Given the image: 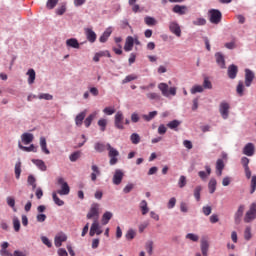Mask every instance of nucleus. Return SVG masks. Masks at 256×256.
<instances>
[{
	"label": "nucleus",
	"instance_id": "864d4df0",
	"mask_svg": "<svg viewBox=\"0 0 256 256\" xmlns=\"http://www.w3.org/2000/svg\"><path fill=\"white\" fill-rule=\"evenodd\" d=\"M192 23H193V25L201 27L203 25H207V20L205 18H197Z\"/></svg>",
	"mask_w": 256,
	"mask_h": 256
},
{
	"label": "nucleus",
	"instance_id": "a878e982",
	"mask_svg": "<svg viewBox=\"0 0 256 256\" xmlns=\"http://www.w3.org/2000/svg\"><path fill=\"white\" fill-rule=\"evenodd\" d=\"M112 33L113 30H111V28H107L99 38L100 43H107V40L111 37Z\"/></svg>",
	"mask_w": 256,
	"mask_h": 256
},
{
	"label": "nucleus",
	"instance_id": "69168bd1",
	"mask_svg": "<svg viewBox=\"0 0 256 256\" xmlns=\"http://www.w3.org/2000/svg\"><path fill=\"white\" fill-rule=\"evenodd\" d=\"M212 211H213V208H211V206L202 207V213L206 215V217H209Z\"/></svg>",
	"mask_w": 256,
	"mask_h": 256
},
{
	"label": "nucleus",
	"instance_id": "412c9836",
	"mask_svg": "<svg viewBox=\"0 0 256 256\" xmlns=\"http://www.w3.org/2000/svg\"><path fill=\"white\" fill-rule=\"evenodd\" d=\"M133 45H135V39L132 36H128L126 38V42L124 45V51L126 52L133 51Z\"/></svg>",
	"mask_w": 256,
	"mask_h": 256
},
{
	"label": "nucleus",
	"instance_id": "8fccbe9b",
	"mask_svg": "<svg viewBox=\"0 0 256 256\" xmlns=\"http://www.w3.org/2000/svg\"><path fill=\"white\" fill-rule=\"evenodd\" d=\"M137 80V75L135 74H130L128 76H126L123 80H122V84L125 85V83H131V81H135Z\"/></svg>",
	"mask_w": 256,
	"mask_h": 256
},
{
	"label": "nucleus",
	"instance_id": "0e129e2a",
	"mask_svg": "<svg viewBox=\"0 0 256 256\" xmlns=\"http://www.w3.org/2000/svg\"><path fill=\"white\" fill-rule=\"evenodd\" d=\"M146 251L149 255H153V241H148L146 243Z\"/></svg>",
	"mask_w": 256,
	"mask_h": 256
},
{
	"label": "nucleus",
	"instance_id": "e433bc0d",
	"mask_svg": "<svg viewBox=\"0 0 256 256\" xmlns=\"http://www.w3.org/2000/svg\"><path fill=\"white\" fill-rule=\"evenodd\" d=\"M179 125H181V121L179 120H172L167 124V128L168 129H172L174 131H177V127H179Z\"/></svg>",
	"mask_w": 256,
	"mask_h": 256
},
{
	"label": "nucleus",
	"instance_id": "423d86ee",
	"mask_svg": "<svg viewBox=\"0 0 256 256\" xmlns=\"http://www.w3.org/2000/svg\"><path fill=\"white\" fill-rule=\"evenodd\" d=\"M58 185L61 186V189L57 191L58 195H69L71 193V188L69 184L63 178H58Z\"/></svg>",
	"mask_w": 256,
	"mask_h": 256
},
{
	"label": "nucleus",
	"instance_id": "4be33fe9",
	"mask_svg": "<svg viewBox=\"0 0 256 256\" xmlns=\"http://www.w3.org/2000/svg\"><path fill=\"white\" fill-rule=\"evenodd\" d=\"M66 46L71 49H80L81 45L79 44V40L77 38H70L66 40Z\"/></svg>",
	"mask_w": 256,
	"mask_h": 256
},
{
	"label": "nucleus",
	"instance_id": "c9c22d12",
	"mask_svg": "<svg viewBox=\"0 0 256 256\" xmlns=\"http://www.w3.org/2000/svg\"><path fill=\"white\" fill-rule=\"evenodd\" d=\"M27 183H28V185H31L33 191H35V189H37V179H35V176L29 175L28 179H27Z\"/></svg>",
	"mask_w": 256,
	"mask_h": 256
},
{
	"label": "nucleus",
	"instance_id": "338daca9",
	"mask_svg": "<svg viewBox=\"0 0 256 256\" xmlns=\"http://www.w3.org/2000/svg\"><path fill=\"white\" fill-rule=\"evenodd\" d=\"M225 169V162H223V159H218L216 161V170H223Z\"/></svg>",
	"mask_w": 256,
	"mask_h": 256
},
{
	"label": "nucleus",
	"instance_id": "2f4dec72",
	"mask_svg": "<svg viewBox=\"0 0 256 256\" xmlns=\"http://www.w3.org/2000/svg\"><path fill=\"white\" fill-rule=\"evenodd\" d=\"M140 209H141L142 215H147V213H149V206L147 204V200H142L140 202Z\"/></svg>",
	"mask_w": 256,
	"mask_h": 256
},
{
	"label": "nucleus",
	"instance_id": "c03bdc74",
	"mask_svg": "<svg viewBox=\"0 0 256 256\" xmlns=\"http://www.w3.org/2000/svg\"><path fill=\"white\" fill-rule=\"evenodd\" d=\"M13 228L16 233H19V231L21 230V221H19V218L17 217L13 218Z\"/></svg>",
	"mask_w": 256,
	"mask_h": 256
},
{
	"label": "nucleus",
	"instance_id": "72a5a7b5",
	"mask_svg": "<svg viewBox=\"0 0 256 256\" xmlns=\"http://www.w3.org/2000/svg\"><path fill=\"white\" fill-rule=\"evenodd\" d=\"M155 117H157V111H152L149 112V114H143L142 115V119L149 122V121H153V119H155Z\"/></svg>",
	"mask_w": 256,
	"mask_h": 256
},
{
	"label": "nucleus",
	"instance_id": "f8f14e48",
	"mask_svg": "<svg viewBox=\"0 0 256 256\" xmlns=\"http://www.w3.org/2000/svg\"><path fill=\"white\" fill-rule=\"evenodd\" d=\"M65 241H67V234H65L64 232L56 234L54 238L55 247H61V245H63Z\"/></svg>",
	"mask_w": 256,
	"mask_h": 256
},
{
	"label": "nucleus",
	"instance_id": "4468645a",
	"mask_svg": "<svg viewBox=\"0 0 256 256\" xmlns=\"http://www.w3.org/2000/svg\"><path fill=\"white\" fill-rule=\"evenodd\" d=\"M84 31L86 39L87 41H89V43H95V41H97V34L95 33V31H93V29L86 28L84 29Z\"/></svg>",
	"mask_w": 256,
	"mask_h": 256
},
{
	"label": "nucleus",
	"instance_id": "b1692460",
	"mask_svg": "<svg viewBox=\"0 0 256 256\" xmlns=\"http://www.w3.org/2000/svg\"><path fill=\"white\" fill-rule=\"evenodd\" d=\"M86 116L87 111L84 110L75 117V124L77 125V127H81L83 125V121H85Z\"/></svg>",
	"mask_w": 256,
	"mask_h": 256
},
{
	"label": "nucleus",
	"instance_id": "20e7f679",
	"mask_svg": "<svg viewBox=\"0 0 256 256\" xmlns=\"http://www.w3.org/2000/svg\"><path fill=\"white\" fill-rule=\"evenodd\" d=\"M86 219H93V221H99V204L93 203L89 212L86 215Z\"/></svg>",
	"mask_w": 256,
	"mask_h": 256
},
{
	"label": "nucleus",
	"instance_id": "a18cd8bd",
	"mask_svg": "<svg viewBox=\"0 0 256 256\" xmlns=\"http://www.w3.org/2000/svg\"><path fill=\"white\" fill-rule=\"evenodd\" d=\"M94 149L97 153H103V151H105V144L101 142H96L94 144Z\"/></svg>",
	"mask_w": 256,
	"mask_h": 256
},
{
	"label": "nucleus",
	"instance_id": "4d7b16f0",
	"mask_svg": "<svg viewBox=\"0 0 256 256\" xmlns=\"http://www.w3.org/2000/svg\"><path fill=\"white\" fill-rule=\"evenodd\" d=\"M57 3H59V0H48L46 7L47 9H55V7H57Z\"/></svg>",
	"mask_w": 256,
	"mask_h": 256
},
{
	"label": "nucleus",
	"instance_id": "c756f323",
	"mask_svg": "<svg viewBox=\"0 0 256 256\" xmlns=\"http://www.w3.org/2000/svg\"><path fill=\"white\" fill-rule=\"evenodd\" d=\"M208 189H209V193H211V195H213V193H215V191H217V180L215 178H211L209 183H208Z\"/></svg>",
	"mask_w": 256,
	"mask_h": 256
},
{
	"label": "nucleus",
	"instance_id": "ddd939ff",
	"mask_svg": "<svg viewBox=\"0 0 256 256\" xmlns=\"http://www.w3.org/2000/svg\"><path fill=\"white\" fill-rule=\"evenodd\" d=\"M169 31L176 35V37H181V26L176 21H172L169 23Z\"/></svg>",
	"mask_w": 256,
	"mask_h": 256
},
{
	"label": "nucleus",
	"instance_id": "ea45409f",
	"mask_svg": "<svg viewBox=\"0 0 256 256\" xmlns=\"http://www.w3.org/2000/svg\"><path fill=\"white\" fill-rule=\"evenodd\" d=\"M147 99H150V101H160L161 100V95L155 93V92H150L146 94Z\"/></svg>",
	"mask_w": 256,
	"mask_h": 256
},
{
	"label": "nucleus",
	"instance_id": "4c0bfd02",
	"mask_svg": "<svg viewBox=\"0 0 256 256\" xmlns=\"http://www.w3.org/2000/svg\"><path fill=\"white\" fill-rule=\"evenodd\" d=\"M144 22L146 23V25H148V27H153L154 25H157V20L151 16H146L144 18Z\"/></svg>",
	"mask_w": 256,
	"mask_h": 256
},
{
	"label": "nucleus",
	"instance_id": "f3484780",
	"mask_svg": "<svg viewBox=\"0 0 256 256\" xmlns=\"http://www.w3.org/2000/svg\"><path fill=\"white\" fill-rule=\"evenodd\" d=\"M253 79H255V73L250 69L245 70V85L249 87L251 83H253Z\"/></svg>",
	"mask_w": 256,
	"mask_h": 256
},
{
	"label": "nucleus",
	"instance_id": "e2e57ef3",
	"mask_svg": "<svg viewBox=\"0 0 256 256\" xmlns=\"http://www.w3.org/2000/svg\"><path fill=\"white\" fill-rule=\"evenodd\" d=\"M252 235H251V227H246L245 231H244V239L246 241H250Z\"/></svg>",
	"mask_w": 256,
	"mask_h": 256
},
{
	"label": "nucleus",
	"instance_id": "bb28decb",
	"mask_svg": "<svg viewBox=\"0 0 256 256\" xmlns=\"http://www.w3.org/2000/svg\"><path fill=\"white\" fill-rule=\"evenodd\" d=\"M19 149L25 151L26 153H37V146L31 144L29 147L23 146L21 143L18 144Z\"/></svg>",
	"mask_w": 256,
	"mask_h": 256
},
{
	"label": "nucleus",
	"instance_id": "13d9d810",
	"mask_svg": "<svg viewBox=\"0 0 256 256\" xmlns=\"http://www.w3.org/2000/svg\"><path fill=\"white\" fill-rule=\"evenodd\" d=\"M250 187H251L250 193H251V195H253V193H255V190H256V176L255 175L252 176V178H251Z\"/></svg>",
	"mask_w": 256,
	"mask_h": 256
},
{
	"label": "nucleus",
	"instance_id": "9d476101",
	"mask_svg": "<svg viewBox=\"0 0 256 256\" xmlns=\"http://www.w3.org/2000/svg\"><path fill=\"white\" fill-rule=\"evenodd\" d=\"M229 109H231V106H229V103L222 102L219 107V113L222 117V119H229Z\"/></svg>",
	"mask_w": 256,
	"mask_h": 256
},
{
	"label": "nucleus",
	"instance_id": "de8ad7c7",
	"mask_svg": "<svg viewBox=\"0 0 256 256\" xmlns=\"http://www.w3.org/2000/svg\"><path fill=\"white\" fill-rule=\"evenodd\" d=\"M98 126L100 127V131L104 132L107 129V119L101 118L98 120Z\"/></svg>",
	"mask_w": 256,
	"mask_h": 256
},
{
	"label": "nucleus",
	"instance_id": "6ab92c4d",
	"mask_svg": "<svg viewBox=\"0 0 256 256\" xmlns=\"http://www.w3.org/2000/svg\"><path fill=\"white\" fill-rule=\"evenodd\" d=\"M215 57L216 63L220 67V69H226L227 66L225 65V56H223L221 52H217L215 54Z\"/></svg>",
	"mask_w": 256,
	"mask_h": 256
},
{
	"label": "nucleus",
	"instance_id": "7c9ffc66",
	"mask_svg": "<svg viewBox=\"0 0 256 256\" xmlns=\"http://www.w3.org/2000/svg\"><path fill=\"white\" fill-rule=\"evenodd\" d=\"M26 75H28V85H33V83H35V77H36L35 70L29 69Z\"/></svg>",
	"mask_w": 256,
	"mask_h": 256
},
{
	"label": "nucleus",
	"instance_id": "bf43d9fd",
	"mask_svg": "<svg viewBox=\"0 0 256 256\" xmlns=\"http://www.w3.org/2000/svg\"><path fill=\"white\" fill-rule=\"evenodd\" d=\"M185 185H187V177L185 176H180L179 180H178V187H180V189H183V187H185Z\"/></svg>",
	"mask_w": 256,
	"mask_h": 256
},
{
	"label": "nucleus",
	"instance_id": "37998d69",
	"mask_svg": "<svg viewBox=\"0 0 256 256\" xmlns=\"http://www.w3.org/2000/svg\"><path fill=\"white\" fill-rule=\"evenodd\" d=\"M15 177L16 179L21 177V160H18L15 164Z\"/></svg>",
	"mask_w": 256,
	"mask_h": 256
},
{
	"label": "nucleus",
	"instance_id": "393cba45",
	"mask_svg": "<svg viewBox=\"0 0 256 256\" xmlns=\"http://www.w3.org/2000/svg\"><path fill=\"white\" fill-rule=\"evenodd\" d=\"M205 169H206V172L205 171L198 172V176L200 177V179H202V181H207V178L209 177V175H211V166L206 165Z\"/></svg>",
	"mask_w": 256,
	"mask_h": 256
},
{
	"label": "nucleus",
	"instance_id": "774afa93",
	"mask_svg": "<svg viewBox=\"0 0 256 256\" xmlns=\"http://www.w3.org/2000/svg\"><path fill=\"white\" fill-rule=\"evenodd\" d=\"M6 201H7V205L9 207H11L12 209H14V211H15V198L7 197Z\"/></svg>",
	"mask_w": 256,
	"mask_h": 256
},
{
	"label": "nucleus",
	"instance_id": "6e6d98bb",
	"mask_svg": "<svg viewBox=\"0 0 256 256\" xmlns=\"http://www.w3.org/2000/svg\"><path fill=\"white\" fill-rule=\"evenodd\" d=\"M81 157V152L79 151H76L74 153H72L70 156H69V159L72 163H75V161H77L79 158Z\"/></svg>",
	"mask_w": 256,
	"mask_h": 256
},
{
	"label": "nucleus",
	"instance_id": "3c124183",
	"mask_svg": "<svg viewBox=\"0 0 256 256\" xmlns=\"http://www.w3.org/2000/svg\"><path fill=\"white\" fill-rule=\"evenodd\" d=\"M244 89H245V86H243V82L239 81L236 87V93L239 95V97H243Z\"/></svg>",
	"mask_w": 256,
	"mask_h": 256
},
{
	"label": "nucleus",
	"instance_id": "58836bf2",
	"mask_svg": "<svg viewBox=\"0 0 256 256\" xmlns=\"http://www.w3.org/2000/svg\"><path fill=\"white\" fill-rule=\"evenodd\" d=\"M201 191H203V186L198 185L194 189V197L196 201H201Z\"/></svg>",
	"mask_w": 256,
	"mask_h": 256
},
{
	"label": "nucleus",
	"instance_id": "6e6552de",
	"mask_svg": "<svg viewBox=\"0 0 256 256\" xmlns=\"http://www.w3.org/2000/svg\"><path fill=\"white\" fill-rule=\"evenodd\" d=\"M123 177H125V172L121 169H116L112 177L113 185H121L123 183Z\"/></svg>",
	"mask_w": 256,
	"mask_h": 256
},
{
	"label": "nucleus",
	"instance_id": "1a4fd4ad",
	"mask_svg": "<svg viewBox=\"0 0 256 256\" xmlns=\"http://www.w3.org/2000/svg\"><path fill=\"white\" fill-rule=\"evenodd\" d=\"M103 233V230L101 229V226L99 225V220L98 221H93L89 235L90 237H95V235H101Z\"/></svg>",
	"mask_w": 256,
	"mask_h": 256
},
{
	"label": "nucleus",
	"instance_id": "680f3d73",
	"mask_svg": "<svg viewBox=\"0 0 256 256\" xmlns=\"http://www.w3.org/2000/svg\"><path fill=\"white\" fill-rule=\"evenodd\" d=\"M41 241L44 245H46V247L48 248L53 247V243H51V240H49V238H47L46 236H42Z\"/></svg>",
	"mask_w": 256,
	"mask_h": 256
},
{
	"label": "nucleus",
	"instance_id": "0eeeda50",
	"mask_svg": "<svg viewBox=\"0 0 256 256\" xmlns=\"http://www.w3.org/2000/svg\"><path fill=\"white\" fill-rule=\"evenodd\" d=\"M124 119H125V116L123 115V112L121 111L116 112L114 116V127H116V129H120V131H123V129H125V126L123 125Z\"/></svg>",
	"mask_w": 256,
	"mask_h": 256
},
{
	"label": "nucleus",
	"instance_id": "7ed1b4c3",
	"mask_svg": "<svg viewBox=\"0 0 256 256\" xmlns=\"http://www.w3.org/2000/svg\"><path fill=\"white\" fill-rule=\"evenodd\" d=\"M208 13L210 15V18H209L210 23H212L213 25H219V23H221V19L223 17V14L221 13V11L217 9H210Z\"/></svg>",
	"mask_w": 256,
	"mask_h": 256
},
{
	"label": "nucleus",
	"instance_id": "2eb2a0df",
	"mask_svg": "<svg viewBox=\"0 0 256 256\" xmlns=\"http://www.w3.org/2000/svg\"><path fill=\"white\" fill-rule=\"evenodd\" d=\"M243 154L247 157H253L255 155V145L253 143H247L243 148Z\"/></svg>",
	"mask_w": 256,
	"mask_h": 256
},
{
	"label": "nucleus",
	"instance_id": "c85d7f7f",
	"mask_svg": "<svg viewBox=\"0 0 256 256\" xmlns=\"http://www.w3.org/2000/svg\"><path fill=\"white\" fill-rule=\"evenodd\" d=\"M32 163H34V165H36L40 171H47V165H45L43 160L32 159Z\"/></svg>",
	"mask_w": 256,
	"mask_h": 256
},
{
	"label": "nucleus",
	"instance_id": "dca6fc26",
	"mask_svg": "<svg viewBox=\"0 0 256 256\" xmlns=\"http://www.w3.org/2000/svg\"><path fill=\"white\" fill-rule=\"evenodd\" d=\"M239 73V67L235 64L228 66L227 75L229 79H236L237 74Z\"/></svg>",
	"mask_w": 256,
	"mask_h": 256
},
{
	"label": "nucleus",
	"instance_id": "09e8293b",
	"mask_svg": "<svg viewBox=\"0 0 256 256\" xmlns=\"http://www.w3.org/2000/svg\"><path fill=\"white\" fill-rule=\"evenodd\" d=\"M135 235H137V232H135V230H133V229H129L126 232L125 237H126L127 241H132V239H135Z\"/></svg>",
	"mask_w": 256,
	"mask_h": 256
},
{
	"label": "nucleus",
	"instance_id": "a19ab883",
	"mask_svg": "<svg viewBox=\"0 0 256 256\" xmlns=\"http://www.w3.org/2000/svg\"><path fill=\"white\" fill-rule=\"evenodd\" d=\"M130 140L133 143V145H139V143H141V136H139V134L137 133H133L130 136Z\"/></svg>",
	"mask_w": 256,
	"mask_h": 256
},
{
	"label": "nucleus",
	"instance_id": "79ce46f5",
	"mask_svg": "<svg viewBox=\"0 0 256 256\" xmlns=\"http://www.w3.org/2000/svg\"><path fill=\"white\" fill-rule=\"evenodd\" d=\"M203 91H205V90H204L203 86H201V85H194V86L190 89V93H191L192 95H195L196 93H203Z\"/></svg>",
	"mask_w": 256,
	"mask_h": 256
},
{
	"label": "nucleus",
	"instance_id": "f704fd0d",
	"mask_svg": "<svg viewBox=\"0 0 256 256\" xmlns=\"http://www.w3.org/2000/svg\"><path fill=\"white\" fill-rule=\"evenodd\" d=\"M52 199H53L55 205H58V207H63V205H65V202L63 200H61L59 198V196H57V192L52 193Z\"/></svg>",
	"mask_w": 256,
	"mask_h": 256
},
{
	"label": "nucleus",
	"instance_id": "49530a36",
	"mask_svg": "<svg viewBox=\"0 0 256 256\" xmlns=\"http://www.w3.org/2000/svg\"><path fill=\"white\" fill-rule=\"evenodd\" d=\"M203 89H213V83H211V80H209V77H205L203 84H202Z\"/></svg>",
	"mask_w": 256,
	"mask_h": 256
},
{
	"label": "nucleus",
	"instance_id": "9b49d317",
	"mask_svg": "<svg viewBox=\"0 0 256 256\" xmlns=\"http://www.w3.org/2000/svg\"><path fill=\"white\" fill-rule=\"evenodd\" d=\"M200 249L201 252H197L195 256H209V242L207 240L201 241Z\"/></svg>",
	"mask_w": 256,
	"mask_h": 256
},
{
	"label": "nucleus",
	"instance_id": "603ef678",
	"mask_svg": "<svg viewBox=\"0 0 256 256\" xmlns=\"http://www.w3.org/2000/svg\"><path fill=\"white\" fill-rule=\"evenodd\" d=\"M38 99H44L45 101H53V95L49 93H41L38 95Z\"/></svg>",
	"mask_w": 256,
	"mask_h": 256
},
{
	"label": "nucleus",
	"instance_id": "a211bd4d",
	"mask_svg": "<svg viewBox=\"0 0 256 256\" xmlns=\"http://www.w3.org/2000/svg\"><path fill=\"white\" fill-rule=\"evenodd\" d=\"M244 211H245V206L240 205L234 215V221L236 225H239V223H241V218L243 217Z\"/></svg>",
	"mask_w": 256,
	"mask_h": 256
},
{
	"label": "nucleus",
	"instance_id": "052dcab7",
	"mask_svg": "<svg viewBox=\"0 0 256 256\" xmlns=\"http://www.w3.org/2000/svg\"><path fill=\"white\" fill-rule=\"evenodd\" d=\"M175 205H177V199L175 197L170 198L167 204V208L174 209Z\"/></svg>",
	"mask_w": 256,
	"mask_h": 256
},
{
	"label": "nucleus",
	"instance_id": "f03ea898",
	"mask_svg": "<svg viewBox=\"0 0 256 256\" xmlns=\"http://www.w3.org/2000/svg\"><path fill=\"white\" fill-rule=\"evenodd\" d=\"M158 89L159 91H161L163 97H169V95H172L173 97H175V95H177V88L175 87L169 88V85H167V83L162 82L158 84Z\"/></svg>",
	"mask_w": 256,
	"mask_h": 256
},
{
	"label": "nucleus",
	"instance_id": "39448f33",
	"mask_svg": "<svg viewBox=\"0 0 256 256\" xmlns=\"http://www.w3.org/2000/svg\"><path fill=\"white\" fill-rule=\"evenodd\" d=\"M255 219H256V203H252L250 205L249 210L245 214L244 222L251 223V221H255Z\"/></svg>",
	"mask_w": 256,
	"mask_h": 256
},
{
	"label": "nucleus",
	"instance_id": "cd10ccee",
	"mask_svg": "<svg viewBox=\"0 0 256 256\" xmlns=\"http://www.w3.org/2000/svg\"><path fill=\"white\" fill-rule=\"evenodd\" d=\"M40 147L42 150V153H45V155H49L51 151L47 149V139L45 137H40Z\"/></svg>",
	"mask_w": 256,
	"mask_h": 256
},
{
	"label": "nucleus",
	"instance_id": "f257e3e1",
	"mask_svg": "<svg viewBox=\"0 0 256 256\" xmlns=\"http://www.w3.org/2000/svg\"><path fill=\"white\" fill-rule=\"evenodd\" d=\"M106 149L108 151V156L110 157L109 164L110 165H117L119 162V151L115 149L113 146H111L110 143L106 144Z\"/></svg>",
	"mask_w": 256,
	"mask_h": 256
},
{
	"label": "nucleus",
	"instance_id": "5fc2aeb1",
	"mask_svg": "<svg viewBox=\"0 0 256 256\" xmlns=\"http://www.w3.org/2000/svg\"><path fill=\"white\" fill-rule=\"evenodd\" d=\"M186 239H189V241H193V243H197L199 241V235L194 233H188L186 235Z\"/></svg>",
	"mask_w": 256,
	"mask_h": 256
},
{
	"label": "nucleus",
	"instance_id": "5701e85b",
	"mask_svg": "<svg viewBox=\"0 0 256 256\" xmlns=\"http://www.w3.org/2000/svg\"><path fill=\"white\" fill-rule=\"evenodd\" d=\"M22 142L24 145H29V143H33V139H35V136L29 132H25L21 135Z\"/></svg>",
	"mask_w": 256,
	"mask_h": 256
},
{
	"label": "nucleus",
	"instance_id": "aec40b11",
	"mask_svg": "<svg viewBox=\"0 0 256 256\" xmlns=\"http://www.w3.org/2000/svg\"><path fill=\"white\" fill-rule=\"evenodd\" d=\"M173 13H176L177 15H186L187 14V6L185 5H175L172 9Z\"/></svg>",
	"mask_w": 256,
	"mask_h": 256
},
{
	"label": "nucleus",
	"instance_id": "473e14b6",
	"mask_svg": "<svg viewBox=\"0 0 256 256\" xmlns=\"http://www.w3.org/2000/svg\"><path fill=\"white\" fill-rule=\"evenodd\" d=\"M112 218H113V213H111L109 211L105 212L102 216L103 225H107L109 223V221H111Z\"/></svg>",
	"mask_w": 256,
	"mask_h": 256
}]
</instances>
